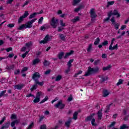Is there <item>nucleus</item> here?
<instances>
[{
	"label": "nucleus",
	"mask_w": 129,
	"mask_h": 129,
	"mask_svg": "<svg viewBox=\"0 0 129 129\" xmlns=\"http://www.w3.org/2000/svg\"><path fill=\"white\" fill-rule=\"evenodd\" d=\"M6 120V116H4L2 119L0 121V124H3L5 121Z\"/></svg>",
	"instance_id": "50"
},
{
	"label": "nucleus",
	"mask_w": 129,
	"mask_h": 129,
	"mask_svg": "<svg viewBox=\"0 0 129 129\" xmlns=\"http://www.w3.org/2000/svg\"><path fill=\"white\" fill-rule=\"evenodd\" d=\"M62 79V76L58 75L55 78V81H60Z\"/></svg>",
	"instance_id": "31"
},
{
	"label": "nucleus",
	"mask_w": 129,
	"mask_h": 129,
	"mask_svg": "<svg viewBox=\"0 0 129 129\" xmlns=\"http://www.w3.org/2000/svg\"><path fill=\"white\" fill-rule=\"evenodd\" d=\"M40 62V59L39 58H36L34 59L33 61V65H36V64H38Z\"/></svg>",
	"instance_id": "29"
},
{
	"label": "nucleus",
	"mask_w": 129,
	"mask_h": 129,
	"mask_svg": "<svg viewBox=\"0 0 129 129\" xmlns=\"http://www.w3.org/2000/svg\"><path fill=\"white\" fill-rule=\"evenodd\" d=\"M58 22L59 20L55 19V17H53L50 22V25L52 26L53 29H56V28H57V26H58Z\"/></svg>",
	"instance_id": "5"
},
{
	"label": "nucleus",
	"mask_w": 129,
	"mask_h": 129,
	"mask_svg": "<svg viewBox=\"0 0 129 129\" xmlns=\"http://www.w3.org/2000/svg\"><path fill=\"white\" fill-rule=\"evenodd\" d=\"M6 92H7V90H5L4 91L1 92L0 93V97H3V96L5 95V93H6Z\"/></svg>",
	"instance_id": "51"
},
{
	"label": "nucleus",
	"mask_w": 129,
	"mask_h": 129,
	"mask_svg": "<svg viewBox=\"0 0 129 129\" xmlns=\"http://www.w3.org/2000/svg\"><path fill=\"white\" fill-rule=\"evenodd\" d=\"M95 115V114L92 113L91 114L90 116H87L85 119V121L86 122H87L88 121H91L92 125L94 126H96L97 125V124L95 123V118L93 117Z\"/></svg>",
	"instance_id": "4"
},
{
	"label": "nucleus",
	"mask_w": 129,
	"mask_h": 129,
	"mask_svg": "<svg viewBox=\"0 0 129 129\" xmlns=\"http://www.w3.org/2000/svg\"><path fill=\"white\" fill-rule=\"evenodd\" d=\"M6 69H8V70H14V69H15V64L7 66Z\"/></svg>",
	"instance_id": "23"
},
{
	"label": "nucleus",
	"mask_w": 129,
	"mask_h": 129,
	"mask_svg": "<svg viewBox=\"0 0 129 129\" xmlns=\"http://www.w3.org/2000/svg\"><path fill=\"white\" fill-rule=\"evenodd\" d=\"M20 122V120L18 119H16L15 120L12 121L11 123V125L12 127H15L16 124H18Z\"/></svg>",
	"instance_id": "15"
},
{
	"label": "nucleus",
	"mask_w": 129,
	"mask_h": 129,
	"mask_svg": "<svg viewBox=\"0 0 129 129\" xmlns=\"http://www.w3.org/2000/svg\"><path fill=\"white\" fill-rule=\"evenodd\" d=\"M40 99H41V98H37L36 97V98L33 100V102H34V103H38V102H40Z\"/></svg>",
	"instance_id": "33"
},
{
	"label": "nucleus",
	"mask_w": 129,
	"mask_h": 129,
	"mask_svg": "<svg viewBox=\"0 0 129 129\" xmlns=\"http://www.w3.org/2000/svg\"><path fill=\"white\" fill-rule=\"evenodd\" d=\"M28 53H29V51H26L25 53H23L22 55V58H23V59H24V58H26V56H27V54H28Z\"/></svg>",
	"instance_id": "58"
},
{
	"label": "nucleus",
	"mask_w": 129,
	"mask_h": 129,
	"mask_svg": "<svg viewBox=\"0 0 129 129\" xmlns=\"http://www.w3.org/2000/svg\"><path fill=\"white\" fill-rule=\"evenodd\" d=\"M115 121H113L111 122V123L108 126V127L109 128H111V127H112V126H114V125H115Z\"/></svg>",
	"instance_id": "42"
},
{
	"label": "nucleus",
	"mask_w": 129,
	"mask_h": 129,
	"mask_svg": "<svg viewBox=\"0 0 129 129\" xmlns=\"http://www.w3.org/2000/svg\"><path fill=\"white\" fill-rule=\"evenodd\" d=\"M99 72V68L98 67H96L95 68H91V67H89L88 69V71L85 73V76H89L90 75H92V74H96Z\"/></svg>",
	"instance_id": "2"
},
{
	"label": "nucleus",
	"mask_w": 129,
	"mask_h": 129,
	"mask_svg": "<svg viewBox=\"0 0 129 129\" xmlns=\"http://www.w3.org/2000/svg\"><path fill=\"white\" fill-rule=\"evenodd\" d=\"M82 71H79V72H78L77 73L75 74V75L74 76V77L75 78H76L77 77H78V75H79L80 74H82Z\"/></svg>",
	"instance_id": "35"
},
{
	"label": "nucleus",
	"mask_w": 129,
	"mask_h": 129,
	"mask_svg": "<svg viewBox=\"0 0 129 129\" xmlns=\"http://www.w3.org/2000/svg\"><path fill=\"white\" fill-rule=\"evenodd\" d=\"M110 21L112 23V25H113L115 30H118V28L119 27V23L115 22V20H114V17H112L110 19Z\"/></svg>",
	"instance_id": "8"
},
{
	"label": "nucleus",
	"mask_w": 129,
	"mask_h": 129,
	"mask_svg": "<svg viewBox=\"0 0 129 129\" xmlns=\"http://www.w3.org/2000/svg\"><path fill=\"white\" fill-rule=\"evenodd\" d=\"M41 92H38L36 94V97H37L38 98H41Z\"/></svg>",
	"instance_id": "59"
},
{
	"label": "nucleus",
	"mask_w": 129,
	"mask_h": 129,
	"mask_svg": "<svg viewBox=\"0 0 129 129\" xmlns=\"http://www.w3.org/2000/svg\"><path fill=\"white\" fill-rule=\"evenodd\" d=\"M111 105H112V103L109 104L108 106H106V109L105 111V113H106L107 112H108V111H109V109H110V106H111Z\"/></svg>",
	"instance_id": "24"
},
{
	"label": "nucleus",
	"mask_w": 129,
	"mask_h": 129,
	"mask_svg": "<svg viewBox=\"0 0 129 129\" xmlns=\"http://www.w3.org/2000/svg\"><path fill=\"white\" fill-rule=\"evenodd\" d=\"M28 71V68L27 67H24L23 68L22 70L21 71V73L23 74L24 72Z\"/></svg>",
	"instance_id": "49"
},
{
	"label": "nucleus",
	"mask_w": 129,
	"mask_h": 129,
	"mask_svg": "<svg viewBox=\"0 0 129 129\" xmlns=\"http://www.w3.org/2000/svg\"><path fill=\"white\" fill-rule=\"evenodd\" d=\"M73 53H74V51L72 50H71L70 52H67L64 55V56L63 57L64 59H66V58H68V57H69V56H70L71 55H72Z\"/></svg>",
	"instance_id": "16"
},
{
	"label": "nucleus",
	"mask_w": 129,
	"mask_h": 129,
	"mask_svg": "<svg viewBox=\"0 0 129 129\" xmlns=\"http://www.w3.org/2000/svg\"><path fill=\"white\" fill-rule=\"evenodd\" d=\"M113 4H114V1H111V2H108L107 3V8H108V7H109V6H112V5H113Z\"/></svg>",
	"instance_id": "40"
},
{
	"label": "nucleus",
	"mask_w": 129,
	"mask_h": 129,
	"mask_svg": "<svg viewBox=\"0 0 129 129\" xmlns=\"http://www.w3.org/2000/svg\"><path fill=\"white\" fill-rule=\"evenodd\" d=\"M50 73H51V70H48L46 71H45V72L44 73L45 75H49V74H50Z\"/></svg>",
	"instance_id": "62"
},
{
	"label": "nucleus",
	"mask_w": 129,
	"mask_h": 129,
	"mask_svg": "<svg viewBox=\"0 0 129 129\" xmlns=\"http://www.w3.org/2000/svg\"><path fill=\"white\" fill-rule=\"evenodd\" d=\"M60 25L61 27H66V24L63 23V20H60Z\"/></svg>",
	"instance_id": "48"
},
{
	"label": "nucleus",
	"mask_w": 129,
	"mask_h": 129,
	"mask_svg": "<svg viewBox=\"0 0 129 129\" xmlns=\"http://www.w3.org/2000/svg\"><path fill=\"white\" fill-rule=\"evenodd\" d=\"M24 87H25V84H18L14 86L15 89H17V90H22Z\"/></svg>",
	"instance_id": "10"
},
{
	"label": "nucleus",
	"mask_w": 129,
	"mask_h": 129,
	"mask_svg": "<svg viewBox=\"0 0 129 129\" xmlns=\"http://www.w3.org/2000/svg\"><path fill=\"white\" fill-rule=\"evenodd\" d=\"M20 70H17L14 72V74L15 75H19V74H20Z\"/></svg>",
	"instance_id": "61"
},
{
	"label": "nucleus",
	"mask_w": 129,
	"mask_h": 129,
	"mask_svg": "<svg viewBox=\"0 0 129 129\" xmlns=\"http://www.w3.org/2000/svg\"><path fill=\"white\" fill-rule=\"evenodd\" d=\"M24 19H25V18H24V17L23 16H21L18 20L19 24H21V23H22L23 22V21H24Z\"/></svg>",
	"instance_id": "41"
},
{
	"label": "nucleus",
	"mask_w": 129,
	"mask_h": 129,
	"mask_svg": "<svg viewBox=\"0 0 129 129\" xmlns=\"http://www.w3.org/2000/svg\"><path fill=\"white\" fill-rule=\"evenodd\" d=\"M102 45H103V46H107V45H108V41L107 40L104 41Z\"/></svg>",
	"instance_id": "52"
},
{
	"label": "nucleus",
	"mask_w": 129,
	"mask_h": 129,
	"mask_svg": "<svg viewBox=\"0 0 129 129\" xmlns=\"http://www.w3.org/2000/svg\"><path fill=\"white\" fill-rule=\"evenodd\" d=\"M34 126V122H32L28 127L27 129H32Z\"/></svg>",
	"instance_id": "56"
},
{
	"label": "nucleus",
	"mask_w": 129,
	"mask_h": 129,
	"mask_svg": "<svg viewBox=\"0 0 129 129\" xmlns=\"http://www.w3.org/2000/svg\"><path fill=\"white\" fill-rule=\"evenodd\" d=\"M73 100V97H72V95L71 94L70 97L68 98V101H72Z\"/></svg>",
	"instance_id": "53"
},
{
	"label": "nucleus",
	"mask_w": 129,
	"mask_h": 129,
	"mask_svg": "<svg viewBox=\"0 0 129 129\" xmlns=\"http://www.w3.org/2000/svg\"><path fill=\"white\" fill-rule=\"evenodd\" d=\"M118 48V45L116 44L115 45L113 46V47L111 46V47H109V50H111V51H112L113 50H117Z\"/></svg>",
	"instance_id": "21"
},
{
	"label": "nucleus",
	"mask_w": 129,
	"mask_h": 129,
	"mask_svg": "<svg viewBox=\"0 0 129 129\" xmlns=\"http://www.w3.org/2000/svg\"><path fill=\"white\" fill-rule=\"evenodd\" d=\"M111 68V66L110 65H109L107 67H105L103 68V71H106V70H108Z\"/></svg>",
	"instance_id": "30"
},
{
	"label": "nucleus",
	"mask_w": 129,
	"mask_h": 129,
	"mask_svg": "<svg viewBox=\"0 0 129 129\" xmlns=\"http://www.w3.org/2000/svg\"><path fill=\"white\" fill-rule=\"evenodd\" d=\"M41 78V75H40V73L38 72H35L33 74L32 78L33 80H34L35 82V84L33 85L32 87L30 88V90L31 91H34V90H36L38 88V85L39 86H43L44 85V81L40 82L39 81V79Z\"/></svg>",
	"instance_id": "1"
},
{
	"label": "nucleus",
	"mask_w": 129,
	"mask_h": 129,
	"mask_svg": "<svg viewBox=\"0 0 129 129\" xmlns=\"http://www.w3.org/2000/svg\"><path fill=\"white\" fill-rule=\"evenodd\" d=\"M71 121H72V119H71V118H69V120L64 123L66 126H67V127H70V124H71Z\"/></svg>",
	"instance_id": "14"
},
{
	"label": "nucleus",
	"mask_w": 129,
	"mask_h": 129,
	"mask_svg": "<svg viewBox=\"0 0 129 129\" xmlns=\"http://www.w3.org/2000/svg\"><path fill=\"white\" fill-rule=\"evenodd\" d=\"M6 50L7 51V52H10V51H13V48L9 47L8 48H6Z\"/></svg>",
	"instance_id": "64"
},
{
	"label": "nucleus",
	"mask_w": 129,
	"mask_h": 129,
	"mask_svg": "<svg viewBox=\"0 0 129 129\" xmlns=\"http://www.w3.org/2000/svg\"><path fill=\"white\" fill-rule=\"evenodd\" d=\"M108 13L109 14H111V16H116V18H119V17H120V14L118 13V11L117 10H114L113 12L111 10Z\"/></svg>",
	"instance_id": "9"
},
{
	"label": "nucleus",
	"mask_w": 129,
	"mask_h": 129,
	"mask_svg": "<svg viewBox=\"0 0 129 129\" xmlns=\"http://www.w3.org/2000/svg\"><path fill=\"white\" fill-rule=\"evenodd\" d=\"M79 21V17L78 16L77 17H75L74 19H72L71 22L73 23H76V22H78Z\"/></svg>",
	"instance_id": "27"
},
{
	"label": "nucleus",
	"mask_w": 129,
	"mask_h": 129,
	"mask_svg": "<svg viewBox=\"0 0 129 129\" xmlns=\"http://www.w3.org/2000/svg\"><path fill=\"white\" fill-rule=\"evenodd\" d=\"M48 99H49V97H48V96L45 97L44 99L40 102V104L44 103V102H45V101H47Z\"/></svg>",
	"instance_id": "39"
},
{
	"label": "nucleus",
	"mask_w": 129,
	"mask_h": 129,
	"mask_svg": "<svg viewBox=\"0 0 129 129\" xmlns=\"http://www.w3.org/2000/svg\"><path fill=\"white\" fill-rule=\"evenodd\" d=\"M48 29H50V26L49 24H46L42 26L39 29L41 31H45V30H48Z\"/></svg>",
	"instance_id": "12"
},
{
	"label": "nucleus",
	"mask_w": 129,
	"mask_h": 129,
	"mask_svg": "<svg viewBox=\"0 0 129 129\" xmlns=\"http://www.w3.org/2000/svg\"><path fill=\"white\" fill-rule=\"evenodd\" d=\"M108 79V77H101V79L100 80L99 83H103V82H104V81H106Z\"/></svg>",
	"instance_id": "19"
},
{
	"label": "nucleus",
	"mask_w": 129,
	"mask_h": 129,
	"mask_svg": "<svg viewBox=\"0 0 129 129\" xmlns=\"http://www.w3.org/2000/svg\"><path fill=\"white\" fill-rule=\"evenodd\" d=\"M54 107L56 108H59V109H64L65 108V104L63 103V101L62 100H60L58 101V103L54 105Z\"/></svg>",
	"instance_id": "6"
},
{
	"label": "nucleus",
	"mask_w": 129,
	"mask_h": 129,
	"mask_svg": "<svg viewBox=\"0 0 129 129\" xmlns=\"http://www.w3.org/2000/svg\"><path fill=\"white\" fill-rule=\"evenodd\" d=\"M59 37L60 38V40L62 41H65V36L63 34H59Z\"/></svg>",
	"instance_id": "28"
},
{
	"label": "nucleus",
	"mask_w": 129,
	"mask_h": 129,
	"mask_svg": "<svg viewBox=\"0 0 129 129\" xmlns=\"http://www.w3.org/2000/svg\"><path fill=\"white\" fill-rule=\"evenodd\" d=\"M37 21V19L35 18L34 19H32L30 21H28L27 22V24H23L21 26H20L18 28V30L24 31L25 29H27L28 28L29 29H30V28H32L33 26L32 25L33 23H35Z\"/></svg>",
	"instance_id": "3"
},
{
	"label": "nucleus",
	"mask_w": 129,
	"mask_h": 129,
	"mask_svg": "<svg viewBox=\"0 0 129 129\" xmlns=\"http://www.w3.org/2000/svg\"><path fill=\"white\" fill-rule=\"evenodd\" d=\"M100 42V38H99V37H98V38H97V39H96L95 42H94V44L95 45H98V44H99Z\"/></svg>",
	"instance_id": "25"
},
{
	"label": "nucleus",
	"mask_w": 129,
	"mask_h": 129,
	"mask_svg": "<svg viewBox=\"0 0 129 129\" xmlns=\"http://www.w3.org/2000/svg\"><path fill=\"white\" fill-rule=\"evenodd\" d=\"M109 94V92H108V91L107 90H104L103 91V96L104 97H106Z\"/></svg>",
	"instance_id": "20"
},
{
	"label": "nucleus",
	"mask_w": 129,
	"mask_h": 129,
	"mask_svg": "<svg viewBox=\"0 0 129 129\" xmlns=\"http://www.w3.org/2000/svg\"><path fill=\"white\" fill-rule=\"evenodd\" d=\"M100 63V60L99 59H97L94 61V66H96L98 65V64H99Z\"/></svg>",
	"instance_id": "37"
},
{
	"label": "nucleus",
	"mask_w": 129,
	"mask_h": 129,
	"mask_svg": "<svg viewBox=\"0 0 129 129\" xmlns=\"http://www.w3.org/2000/svg\"><path fill=\"white\" fill-rule=\"evenodd\" d=\"M91 49H92V44H90L89 45L88 48L87 49V52L91 51Z\"/></svg>",
	"instance_id": "44"
},
{
	"label": "nucleus",
	"mask_w": 129,
	"mask_h": 129,
	"mask_svg": "<svg viewBox=\"0 0 129 129\" xmlns=\"http://www.w3.org/2000/svg\"><path fill=\"white\" fill-rule=\"evenodd\" d=\"M43 64L45 67L49 66V65H50V62L47 60H44V61L43 62Z\"/></svg>",
	"instance_id": "38"
},
{
	"label": "nucleus",
	"mask_w": 129,
	"mask_h": 129,
	"mask_svg": "<svg viewBox=\"0 0 129 129\" xmlns=\"http://www.w3.org/2000/svg\"><path fill=\"white\" fill-rule=\"evenodd\" d=\"M97 114H98V119L99 120H100L102 117V109H101V110H99L98 111Z\"/></svg>",
	"instance_id": "13"
},
{
	"label": "nucleus",
	"mask_w": 129,
	"mask_h": 129,
	"mask_svg": "<svg viewBox=\"0 0 129 129\" xmlns=\"http://www.w3.org/2000/svg\"><path fill=\"white\" fill-rule=\"evenodd\" d=\"M29 16V12L25 11L24 14L22 16L24 19H26L27 17Z\"/></svg>",
	"instance_id": "43"
},
{
	"label": "nucleus",
	"mask_w": 129,
	"mask_h": 129,
	"mask_svg": "<svg viewBox=\"0 0 129 129\" xmlns=\"http://www.w3.org/2000/svg\"><path fill=\"white\" fill-rule=\"evenodd\" d=\"M80 2H81V0H74L73 6H76V5H77V4H79Z\"/></svg>",
	"instance_id": "32"
},
{
	"label": "nucleus",
	"mask_w": 129,
	"mask_h": 129,
	"mask_svg": "<svg viewBox=\"0 0 129 129\" xmlns=\"http://www.w3.org/2000/svg\"><path fill=\"white\" fill-rule=\"evenodd\" d=\"M80 112V110H78V111L75 112V113L73 114V119L76 120L77 119V116L78 115V113Z\"/></svg>",
	"instance_id": "18"
},
{
	"label": "nucleus",
	"mask_w": 129,
	"mask_h": 129,
	"mask_svg": "<svg viewBox=\"0 0 129 129\" xmlns=\"http://www.w3.org/2000/svg\"><path fill=\"white\" fill-rule=\"evenodd\" d=\"M11 125V121H8L6 122L3 126L1 127L0 129H7L10 127V125Z\"/></svg>",
	"instance_id": "11"
},
{
	"label": "nucleus",
	"mask_w": 129,
	"mask_h": 129,
	"mask_svg": "<svg viewBox=\"0 0 129 129\" xmlns=\"http://www.w3.org/2000/svg\"><path fill=\"white\" fill-rule=\"evenodd\" d=\"M91 15V18H96V14L95 12L93 11V9L91 10L90 12Z\"/></svg>",
	"instance_id": "17"
},
{
	"label": "nucleus",
	"mask_w": 129,
	"mask_h": 129,
	"mask_svg": "<svg viewBox=\"0 0 129 129\" xmlns=\"http://www.w3.org/2000/svg\"><path fill=\"white\" fill-rule=\"evenodd\" d=\"M11 119H17V115L15 114H12L10 117Z\"/></svg>",
	"instance_id": "45"
},
{
	"label": "nucleus",
	"mask_w": 129,
	"mask_h": 129,
	"mask_svg": "<svg viewBox=\"0 0 129 129\" xmlns=\"http://www.w3.org/2000/svg\"><path fill=\"white\" fill-rule=\"evenodd\" d=\"M47 128V125L46 124H43L40 126V129H46Z\"/></svg>",
	"instance_id": "57"
},
{
	"label": "nucleus",
	"mask_w": 129,
	"mask_h": 129,
	"mask_svg": "<svg viewBox=\"0 0 129 129\" xmlns=\"http://www.w3.org/2000/svg\"><path fill=\"white\" fill-rule=\"evenodd\" d=\"M107 16V18L104 20V22H107V21H109V19H110V17H111V14L108 12Z\"/></svg>",
	"instance_id": "26"
},
{
	"label": "nucleus",
	"mask_w": 129,
	"mask_h": 129,
	"mask_svg": "<svg viewBox=\"0 0 129 129\" xmlns=\"http://www.w3.org/2000/svg\"><path fill=\"white\" fill-rule=\"evenodd\" d=\"M32 45H33V43L31 41L26 43V46L28 48H30V47H31V46H32Z\"/></svg>",
	"instance_id": "46"
},
{
	"label": "nucleus",
	"mask_w": 129,
	"mask_h": 129,
	"mask_svg": "<svg viewBox=\"0 0 129 129\" xmlns=\"http://www.w3.org/2000/svg\"><path fill=\"white\" fill-rule=\"evenodd\" d=\"M63 30H64V28H62L60 27H58V32H62V31H63Z\"/></svg>",
	"instance_id": "63"
},
{
	"label": "nucleus",
	"mask_w": 129,
	"mask_h": 129,
	"mask_svg": "<svg viewBox=\"0 0 129 129\" xmlns=\"http://www.w3.org/2000/svg\"><path fill=\"white\" fill-rule=\"evenodd\" d=\"M7 27H8V28H14V27H15V24H9L7 25Z\"/></svg>",
	"instance_id": "55"
},
{
	"label": "nucleus",
	"mask_w": 129,
	"mask_h": 129,
	"mask_svg": "<svg viewBox=\"0 0 129 129\" xmlns=\"http://www.w3.org/2000/svg\"><path fill=\"white\" fill-rule=\"evenodd\" d=\"M128 129V126H126V125L125 124H123L122 125L120 126V128L119 129Z\"/></svg>",
	"instance_id": "36"
},
{
	"label": "nucleus",
	"mask_w": 129,
	"mask_h": 129,
	"mask_svg": "<svg viewBox=\"0 0 129 129\" xmlns=\"http://www.w3.org/2000/svg\"><path fill=\"white\" fill-rule=\"evenodd\" d=\"M122 82H123V81L122 79H119L118 83L116 84L117 86H119L120 84H122Z\"/></svg>",
	"instance_id": "47"
},
{
	"label": "nucleus",
	"mask_w": 129,
	"mask_h": 129,
	"mask_svg": "<svg viewBox=\"0 0 129 129\" xmlns=\"http://www.w3.org/2000/svg\"><path fill=\"white\" fill-rule=\"evenodd\" d=\"M43 20L44 18L43 17H41L38 20V24H42Z\"/></svg>",
	"instance_id": "54"
},
{
	"label": "nucleus",
	"mask_w": 129,
	"mask_h": 129,
	"mask_svg": "<svg viewBox=\"0 0 129 129\" xmlns=\"http://www.w3.org/2000/svg\"><path fill=\"white\" fill-rule=\"evenodd\" d=\"M37 16V13H34L30 15L29 16V19L31 20V19H33V18H35Z\"/></svg>",
	"instance_id": "34"
},
{
	"label": "nucleus",
	"mask_w": 129,
	"mask_h": 129,
	"mask_svg": "<svg viewBox=\"0 0 129 129\" xmlns=\"http://www.w3.org/2000/svg\"><path fill=\"white\" fill-rule=\"evenodd\" d=\"M52 40V36H49V35H46L45 37L44 38L43 40H41L40 42V44H47L49 41Z\"/></svg>",
	"instance_id": "7"
},
{
	"label": "nucleus",
	"mask_w": 129,
	"mask_h": 129,
	"mask_svg": "<svg viewBox=\"0 0 129 129\" xmlns=\"http://www.w3.org/2000/svg\"><path fill=\"white\" fill-rule=\"evenodd\" d=\"M63 56H64V52H61L60 53L58 54L57 57H58L59 60H61L63 58Z\"/></svg>",
	"instance_id": "22"
},
{
	"label": "nucleus",
	"mask_w": 129,
	"mask_h": 129,
	"mask_svg": "<svg viewBox=\"0 0 129 129\" xmlns=\"http://www.w3.org/2000/svg\"><path fill=\"white\" fill-rule=\"evenodd\" d=\"M69 72H70V68H68V69L64 71V73L66 74H69Z\"/></svg>",
	"instance_id": "60"
}]
</instances>
